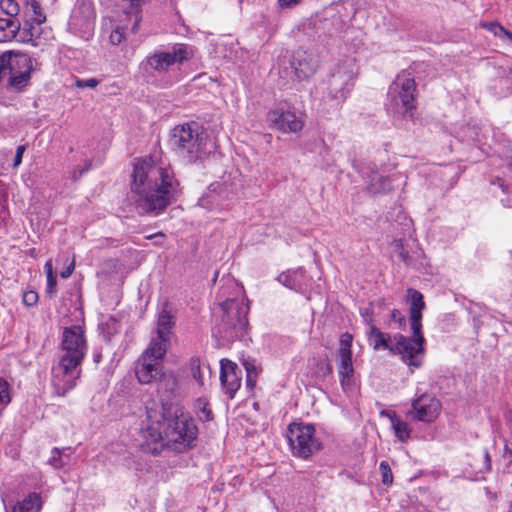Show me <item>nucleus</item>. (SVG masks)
<instances>
[{
    "label": "nucleus",
    "instance_id": "nucleus-1",
    "mask_svg": "<svg viewBox=\"0 0 512 512\" xmlns=\"http://www.w3.org/2000/svg\"><path fill=\"white\" fill-rule=\"evenodd\" d=\"M180 184L171 167L152 157L138 159L134 164L131 189L137 195L136 209L140 214L158 215L180 192Z\"/></svg>",
    "mask_w": 512,
    "mask_h": 512
},
{
    "label": "nucleus",
    "instance_id": "nucleus-2",
    "mask_svg": "<svg viewBox=\"0 0 512 512\" xmlns=\"http://www.w3.org/2000/svg\"><path fill=\"white\" fill-rule=\"evenodd\" d=\"M407 301L409 303L411 338L395 334L393 337L395 343H392V336L380 331L375 325H370L367 336L375 350H389L393 354L400 355L401 359L409 366L418 368L422 364L424 354L422 312L425 309V302L422 293L413 288L407 290Z\"/></svg>",
    "mask_w": 512,
    "mask_h": 512
},
{
    "label": "nucleus",
    "instance_id": "nucleus-3",
    "mask_svg": "<svg viewBox=\"0 0 512 512\" xmlns=\"http://www.w3.org/2000/svg\"><path fill=\"white\" fill-rule=\"evenodd\" d=\"M166 446L179 453L195 445L198 427L194 419L176 403L163 402Z\"/></svg>",
    "mask_w": 512,
    "mask_h": 512
},
{
    "label": "nucleus",
    "instance_id": "nucleus-4",
    "mask_svg": "<svg viewBox=\"0 0 512 512\" xmlns=\"http://www.w3.org/2000/svg\"><path fill=\"white\" fill-rule=\"evenodd\" d=\"M220 308L222 316L218 325V336L227 342L244 337L249 324V306L244 299H226L220 304Z\"/></svg>",
    "mask_w": 512,
    "mask_h": 512
},
{
    "label": "nucleus",
    "instance_id": "nucleus-5",
    "mask_svg": "<svg viewBox=\"0 0 512 512\" xmlns=\"http://www.w3.org/2000/svg\"><path fill=\"white\" fill-rule=\"evenodd\" d=\"M170 145L181 156L195 161L205 145V137L197 122L184 123L173 128Z\"/></svg>",
    "mask_w": 512,
    "mask_h": 512
},
{
    "label": "nucleus",
    "instance_id": "nucleus-6",
    "mask_svg": "<svg viewBox=\"0 0 512 512\" xmlns=\"http://www.w3.org/2000/svg\"><path fill=\"white\" fill-rule=\"evenodd\" d=\"M415 92V80L410 74L401 73L397 75L388 89L390 108L396 113H402L405 116L409 115L412 117V112L416 108Z\"/></svg>",
    "mask_w": 512,
    "mask_h": 512
},
{
    "label": "nucleus",
    "instance_id": "nucleus-7",
    "mask_svg": "<svg viewBox=\"0 0 512 512\" xmlns=\"http://www.w3.org/2000/svg\"><path fill=\"white\" fill-rule=\"evenodd\" d=\"M193 57L191 46L183 43L175 44L171 50H155L140 64V69L146 73L150 71L165 73L174 64H182Z\"/></svg>",
    "mask_w": 512,
    "mask_h": 512
},
{
    "label": "nucleus",
    "instance_id": "nucleus-8",
    "mask_svg": "<svg viewBox=\"0 0 512 512\" xmlns=\"http://www.w3.org/2000/svg\"><path fill=\"white\" fill-rule=\"evenodd\" d=\"M355 64L346 59L339 62L330 72L327 80L326 94L334 101H344L354 85Z\"/></svg>",
    "mask_w": 512,
    "mask_h": 512
},
{
    "label": "nucleus",
    "instance_id": "nucleus-9",
    "mask_svg": "<svg viewBox=\"0 0 512 512\" xmlns=\"http://www.w3.org/2000/svg\"><path fill=\"white\" fill-rule=\"evenodd\" d=\"M62 366L79 367L87 352V343L82 328L78 325L64 329L61 341Z\"/></svg>",
    "mask_w": 512,
    "mask_h": 512
},
{
    "label": "nucleus",
    "instance_id": "nucleus-10",
    "mask_svg": "<svg viewBox=\"0 0 512 512\" xmlns=\"http://www.w3.org/2000/svg\"><path fill=\"white\" fill-rule=\"evenodd\" d=\"M315 428L310 424H290L287 439L294 456L307 459L320 449V442L315 438Z\"/></svg>",
    "mask_w": 512,
    "mask_h": 512
},
{
    "label": "nucleus",
    "instance_id": "nucleus-11",
    "mask_svg": "<svg viewBox=\"0 0 512 512\" xmlns=\"http://www.w3.org/2000/svg\"><path fill=\"white\" fill-rule=\"evenodd\" d=\"M167 352L166 348L157 343H150L141 354L135 365V374L141 384H150L162 373L161 361Z\"/></svg>",
    "mask_w": 512,
    "mask_h": 512
},
{
    "label": "nucleus",
    "instance_id": "nucleus-12",
    "mask_svg": "<svg viewBox=\"0 0 512 512\" xmlns=\"http://www.w3.org/2000/svg\"><path fill=\"white\" fill-rule=\"evenodd\" d=\"M352 341L353 337L348 332L343 333L339 340L338 375L344 391L351 389L353 385L354 367L352 363Z\"/></svg>",
    "mask_w": 512,
    "mask_h": 512
},
{
    "label": "nucleus",
    "instance_id": "nucleus-13",
    "mask_svg": "<svg viewBox=\"0 0 512 512\" xmlns=\"http://www.w3.org/2000/svg\"><path fill=\"white\" fill-rule=\"evenodd\" d=\"M25 8V21L23 30L29 36L28 41H32L37 46V40L41 39L44 34L42 25L46 22V15L38 0L27 2Z\"/></svg>",
    "mask_w": 512,
    "mask_h": 512
},
{
    "label": "nucleus",
    "instance_id": "nucleus-14",
    "mask_svg": "<svg viewBox=\"0 0 512 512\" xmlns=\"http://www.w3.org/2000/svg\"><path fill=\"white\" fill-rule=\"evenodd\" d=\"M320 64L319 56L310 50L298 48L292 54L291 68L298 80H306L313 76Z\"/></svg>",
    "mask_w": 512,
    "mask_h": 512
},
{
    "label": "nucleus",
    "instance_id": "nucleus-15",
    "mask_svg": "<svg viewBox=\"0 0 512 512\" xmlns=\"http://www.w3.org/2000/svg\"><path fill=\"white\" fill-rule=\"evenodd\" d=\"M440 410V401L434 396L424 393L413 400L411 410L407 415L411 419L431 423L438 417Z\"/></svg>",
    "mask_w": 512,
    "mask_h": 512
},
{
    "label": "nucleus",
    "instance_id": "nucleus-16",
    "mask_svg": "<svg viewBox=\"0 0 512 512\" xmlns=\"http://www.w3.org/2000/svg\"><path fill=\"white\" fill-rule=\"evenodd\" d=\"M141 437L143 439L141 444L143 451L158 454L166 445L164 420L149 421L142 427Z\"/></svg>",
    "mask_w": 512,
    "mask_h": 512
},
{
    "label": "nucleus",
    "instance_id": "nucleus-17",
    "mask_svg": "<svg viewBox=\"0 0 512 512\" xmlns=\"http://www.w3.org/2000/svg\"><path fill=\"white\" fill-rule=\"evenodd\" d=\"M79 376V367L69 366L65 369V366H62V360L59 359L58 365L53 368L52 387L54 394L60 397L65 396L76 386Z\"/></svg>",
    "mask_w": 512,
    "mask_h": 512
},
{
    "label": "nucleus",
    "instance_id": "nucleus-18",
    "mask_svg": "<svg viewBox=\"0 0 512 512\" xmlns=\"http://www.w3.org/2000/svg\"><path fill=\"white\" fill-rule=\"evenodd\" d=\"M242 371L236 363L222 359L220 362V381L225 393L233 399L241 387Z\"/></svg>",
    "mask_w": 512,
    "mask_h": 512
},
{
    "label": "nucleus",
    "instance_id": "nucleus-19",
    "mask_svg": "<svg viewBox=\"0 0 512 512\" xmlns=\"http://www.w3.org/2000/svg\"><path fill=\"white\" fill-rule=\"evenodd\" d=\"M175 325V317L173 315V308L169 302L162 304L161 310L157 318V337L151 340V343H157L159 346L168 347L169 337L171 330Z\"/></svg>",
    "mask_w": 512,
    "mask_h": 512
},
{
    "label": "nucleus",
    "instance_id": "nucleus-20",
    "mask_svg": "<svg viewBox=\"0 0 512 512\" xmlns=\"http://www.w3.org/2000/svg\"><path fill=\"white\" fill-rule=\"evenodd\" d=\"M267 120L273 128L284 133L298 132L303 127L302 121L295 113L290 111H283L279 109L272 110L268 112Z\"/></svg>",
    "mask_w": 512,
    "mask_h": 512
},
{
    "label": "nucleus",
    "instance_id": "nucleus-21",
    "mask_svg": "<svg viewBox=\"0 0 512 512\" xmlns=\"http://www.w3.org/2000/svg\"><path fill=\"white\" fill-rule=\"evenodd\" d=\"M277 280L285 287L298 293H304L310 285V277L303 268L282 272Z\"/></svg>",
    "mask_w": 512,
    "mask_h": 512
},
{
    "label": "nucleus",
    "instance_id": "nucleus-22",
    "mask_svg": "<svg viewBox=\"0 0 512 512\" xmlns=\"http://www.w3.org/2000/svg\"><path fill=\"white\" fill-rule=\"evenodd\" d=\"M362 174L368 179V190L373 193H382L391 189V181L387 176L381 175L375 165L367 166Z\"/></svg>",
    "mask_w": 512,
    "mask_h": 512
},
{
    "label": "nucleus",
    "instance_id": "nucleus-23",
    "mask_svg": "<svg viewBox=\"0 0 512 512\" xmlns=\"http://www.w3.org/2000/svg\"><path fill=\"white\" fill-rule=\"evenodd\" d=\"M7 75L17 74L21 71L24 73H31L32 61L31 58L25 53L6 51Z\"/></svg>",
    "mask_w": 512,
    "mask_h": 512
},
{
    "label": "nucleus",
    "instance_id": "nucleus-24",
    "mask_svg": "<svg viewBox=\"0 0 512 512\" xmlns=\"http://www.w3.org/2000/svg\"><path fill=\"white\" fill-rule=\"evenodd\" d=\"M42 498L36 493H29L23 500L5 506L6 512H40L42 509Z\"/></svg>",
    "mask_w": 512,
    "mask_h": 512
},
{
    "label": "nucleus",
    "instance_id": "nucleus-25",
    "mask_svg": "<svg viewBox=\"0 0 512 512\" xmlns=\"http://www.w3.org/2000/svg\"><path fill=\"white\" fill-rule=\"evenodd\" d=\"M158 392L161 395V401L170 403L169 400L175 395L178 389V381L174 374L162 372L158 379Z\"/></svg>",
    "mask_w": 512,
    "mask_h": 512
},
{
    "label": "nucleus",
    "instance_id": "nucleus-26",
    "mask_svg": "<svg viewBox=\"0 0 512 512\" xmlns=\"http://www.w3.org/2000/svg\"><path fill=\"white\" fill-rule=\"evenodd\" d=\"M21 29L18 18H0V42L14 39Z\"/></svg>",
    "mask_w": 512,
    "mask_h": 512
},
{
    "label": "nucleus",
    "instance_id": "nucleus-27",
    "mask_svg": "<svg viewBox=\"0 0 512 512\" xmlns=\"http://www.w3.org/2000/svg\"><path fill=\"white\" fill-rule=\"evenodd\" d=\"M8 86L16 90H21L28 85L31 73L17 72V74H8Z\"/></svg>",
    "mask_w": 512,
    "mask_h": 512
},
{
    "label": "nucleus",
    "instance_id": "nucleus-28",
    "mask_svg": "<svg viewBox=\"0 0 512 512\" xmlns=\"http://www.w3.org/2000/svg\"><path fill=\"white\" fill-rule=\"evenodd\" d=\"M246 371V385L249 389H253L258 377V369L254 361L244 359L242 362Z\"/></svg>",
    "mask_w": 512,
    "mask_h": 512
},
{
    "label": "nucleus",
    "instance_id": "nucleus-29",
    "mask_svg": "<svg viewBox=\"0 0 512 512\" xmlns=\"http://www.w3.org/2000/svg\"><path fill=\"white\" fill-rule=\"evenodd\" d=\"M391 426L394 430L396 437L399 438L401 441H406L410 437V429L407 423L401 420L400 418L393 420Z\"/></svg>",
    "mask_w": 512,
    "mask_h": 512
},
{
    "label": "nucleus",
    "instance_id": "nucleus-30",
    "mask_svg": "<svg viewBox=\"0 0 512 512\" xmlns=\"http://www.w3.org/2000/svg\"><path fill=\"white\" fill-rule=\"evenodd\" d=\"M1 10L8 16V18H17L20 8L15 0H0Z\"/></svg>",
    "mask_w": 512,
    "mask_h": 512
},
{
    "label": "nucleus",
    "instance_id": "nucleus-31",
    "mask_svg": "<svg viewBox=\"0 0 512 512\" xmlns=\"http://www.w3.org/2000/svg\"><path fill=\"white\" fill-rule=\"evenodd\" d=\"M196 409L198 413V417L201 421H210L212 420V412L208 408V402L204 398H199L196 401Z\"/></svg>",
    "mask_w": 512,
    "mask_h": 512
},
{
    "label": "nucleus",
    "instance_id": "nucleus-32",
    "mask_svg": "<svg viewBox=\"0 0 512 512\" xmlns=\"http://www.w3.org/2000/svg\"><path fill=\"white\" fill-rule=\"evenodd\" d=\"M483 27L488 31L492 32L494 35L498 37H506L512 42V33L507 31L503 26H501L497 22L484 23Z\"/></svg>",
    "mask_w": 512,
    "mask_h": 512
},
{
    "label": "nucleus",
    "instance_id": "nucleus-33",
    "mask_svg": "<svg viewBox=\"0 0 512 512\" xmlns=\"http://www.w3.org/2000/svg\"><path fill=\"white\" fill-rule=\"evenodd\" d=\"M10 386L0 377V406L6 407L11 402Z\"/></svg>",
    "mask_w": 512,
    "mask_h": 512
},
{
    "label": "nucleus",
    "instance_id": "nucleus-34",
    "mask_svg": "<svg viewBox=\"0 0 512 512\" xmlns=\"http://www.w3.org/2000/svg\"><path fill=\"white\" fill-rule=\"evenodd\" d=\"M379 470L382 476V483L385 486H390L393 483V474L387 461H381Z\"/></svg>",
    "mask_w": 512,
    "mask_h": 512
},
{
    "label": "nucleus",
    "instance_id": "nucleus-35",
    "mask_svg": "<svg viewBox=\"0 0 512 512\" xmlns=\"http://www.w3.org/2000/svg\"><path fill=\"white\" fill-rule=\"evenodd\" d=\"M49 464L53 466L55 469H61L66 465V462L64 461V457L60 449L56 447L52 449Z\"/></svg>",
    "mask_w": 512,
    "mask_h": 512
},
{
    "label": "nucleus",
    "instance_id": "nucleus-36",
    "mask_svg": "<svg viewBox=\"0 0 512 512\" xmlns=\"http://www.w3.org/2000/svg\"><path fill=\"white\" fill-rule=\"evenodd\" d=\"M391 322L395 325L394 328L404 330L406 327V318L398 309H393L390 313Z\"/></svg>",
    "mask_w": 512,
    "mask_h": 512
},
{
    "label": "nucleus",
    "instance_id": "nucleus-37",
    "mask_svg": "<svg viewBox=\"0 0 512 512\" xmlns=\"http://www.w3.org/2000/svg\"><path fill=\"white\" fill-rule=\"evenodd\" d=\"M190 370L193 378L200 384L203 385V378L201 374L200 360L198 358H192L190 360Z\"/></svg>",
    "mask_w": 512,
    "mask_h": 512
},
{
    "label": "nucleus",
    "instance_id": "nucleus-38",
    "mask_svg": "<svg viewBox=\"0 0 512 512\" xmlns=\"http://www.w3.org/2000/svg\"><path fill=\"white\" fill-rule=\"evenodd\" d=\"M38 301V294L35 292V291H26L24 292L23 294V303L26 305V306H33L37 303Z\"/></svg>",
    "mask_w": 512,
    "mask_h": 512
},
{
    "label": "nucleus",
    "instance_id": "nucleus-39",
    "mask_svg": "<svg viewBox=\"0 0 512 512\" xmlns=\"http://www.w3.org/2000/svg\"><path fill=\"white\" fill-rule=\"evenodd\" d=\"M124 33L120 28L113 30L109 36L110 43L113 45H119L124 40Z\"/></svg>",
    "mask_w": 512,
    "mask_h": 512
},
{
    "label": "nucleus",
    "instance_id": "nucleus-40",
    "mask_svg": "<svg viewBox=\"0 0 512 512\" xmlns=\"http://www.w3.org/2000/svg\"><path fill=\"white\" fill-rule=\"evenodd\" d=\"M57 278L56 275H49L47 277L46 293L49 297H53L56 293Z\"/></svg>",
    "mask_w": 512,
    "mask_h": 512
},
{
    "label": "nucleus",
    "instance_id": "nucleus-41",
    "mask_svg": "<svg viewBox=\"0 0 512 512\" xmlns=\"http://www.w3.org/2000/svg\"><path fill=\"white\" fill-rule=\"evenodd\" d=\"M98 80L95 78L77 80L76 86L79 88H95L98 85Z\"/></svg>",
    "mask_w": 512,
    "mask_h": 512
},
{
    "label": "nucleus",
    "instance_id": "nucleus-42",
    "mask_svg": "<svg viewBox=\"0 0 512 512\" xmlns=\"http://www.w3.org/2000/svg\"><path fill=\"white\" fill-rule=\"evenodd\" d=\"M7 61H6V52L0 55V83L7 76Z\"/></svg>",
    "mask_w": 512,
    "mask_h": 512
},
{
    "label": "nucleus",
    "instance_id": "nucleus-43",
    "mask_svg": "<svg viewBox=\"0 0 512 512\" xmlns=\"http://www.w3.org/2000/svg\"><path fill=\"white\" fill-rule=\"evenodd\" d=\"M26 148L24 145H20L16 149V154L14 157L13 167H18L22 162V157L25 152Z\"/></svg>",
    "mask_w": 512,
    "mask_h": 512
},
{
    "label": "nucleus",
    "instance_id": "nucleus-44",
    "mask_svg": "<svg viewBox=\"0 0 512 512\" xmlns=\"http://www.w3.org/2000/svg\"><path fill=\"white\" fill-rule=\"evenodd\" d=\"M146 239L154 240L156 245H161L165 239V234L163 232H156L146 236Z\"/></svg>",
    "mask_w": 512,
    "mask_h": 512
},
{
    "label": "nucleus",
    "instance_id": "nucleus-45",
    "mask_svg": "<svg viewBox=\"0 0 512 512\" xmlns=\"http://www.w3.org/2000/svg\"><path fill=\"white\" fill-rule=\"evenodd\" d=\"M302 0H278L279 2V5L282 7V8H290V7H293L295 5H297L298 3H300Z\"/></svg>",
    "mask_w": 512,
    "mask_h": 512
},
{
    "label": "nucleus",
    "instance_id": "nucleus-46",
    "mask_svg": "<svg viewBox=\"0 0 512 512\" xmlns=\"http://www.w3.org/2000/svg\"><path fill=\"white\" fill-rule=\"evenodd\" d=\"M380 414L381 416L387 417L391 423L393 422V420H396L398 418L395 411L392 410H382Z\"/></svg>",
    "mask_w": 512,
    "mask_h": 512
},
{
    "label": "nucleus",
    "instance_id": "nucleus-47",
    "mask_svg": "<svg viewBox=\"0 0 512 512\" xmlns=\"http://www.w3.org/2000/svg\"><path fill=\"white\" fill-rule=\"evenodd\" d=\"M75 268L74 262H72L64 271L61 272L62 278H68L71 276Z\"/></svg>",
    "mask_w": 512,
    "mask_h": 512
},
{
    "label": "nucleus",
    "instance_id": "nucleus-48",
    "mask_svg": "<svg viewBox=\"0 0 512 512\" xmlns=\"http://www.w3.org/2000/svg\"><path fill=\"white\" fill-rule=\"evenodd\" d=\"M44 269H45L47 277H49V275H55L53 272V267H52V263L50 260L45 263Z\"/></svg>",
    "mask_w": 512,
    "mask_h": 512
},
{
    "label": "nucleus",
    "instance_id": "nucleus-49",
    "mask_svg": "<svg viewBox=\"0 0 512 512\" xmlns=\"http://www.w3.org/2000/svg\"><path fill=\"white\" fill-rule=\"evenodd\" d=\"M485 459L488 462V467H490V457L487 451H485Z\"/></svg>",
    "mask_w": 512,
    "mask_h": 512
},
{
    "label": "nucleus",
    "instance_id": "nucleus-50",
    "mask_svg": "<svg viewBox=\"0 0 512 512\" xmlns=\"http://www.w3.org/2000/svg\"><path fill=\"white\" fill-rule=\"evenodd\" d=\"M500 187L502 188L503 191L506 190V187H505V185L503 183L500 184Z\"/></svg>",
    "mask_w": 512,
    "mask_h": 512
}]
</instances>
